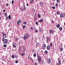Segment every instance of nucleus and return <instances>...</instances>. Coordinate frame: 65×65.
<instances>
[{
    "instance_id": "30",
    "label": "nucleus",
    "mask_w": 65,
    "mask_h": 65,
    "mask_svg": "<svg viewBox=\"0 0 65 65\" xmlns=\"http://www.w3.org/2000/svg\"><path fill=\"white\" fill-rule=\"evenodd\" d=\"M47 53H48V52L46 50L45 51V53L46 54H47Z\"/></svg>"
},
{
    "instance_id": "33",
    "label": "nucleus",
    "mask_w": 65,
    "mask_h": 65,
    "mask_svg": "<svg viewBox=\"0 0 65 65\" xmlns=\"http://www.w3.org/2000/svg\"><path fill=\"white\" fill-rule=\"evenodd\" d=\"M59 14H60V12H59V11H57V14L58 15Z\"/></svg>"
},
{
    "instance_id": "35",
    "label": "nucleus",
    "mask_w": 65,
    "mask_h": 65,
    "mask_svg": "<svg viewBox=\"0 0 65 65\" xmlns=\"http://www.w3.org/2000/svg\"><path fill=\"white\" fill-rule=\"evenodd\" d=\"M60 50L61 51H62L63 50V48H60Z\"/></svg>"
},
{
    "instance_id": "16",
    "label": "nucleus",
    "mask_w": 65,
    "mask_h": 65,
    "mask_svg": "<svg viewBox=\"0 0 65 65\" xmlns=\"http://www.w3.org/2000/svg\"><path fill=\"white\" fill-rule=\"evenodd\" d=\"M41 62L42 64H43L44 62V61L43 59H42L41 61Z\"/></svg>"
},
{
    "instance_id": "42",
    "label": "nucleus",
    "mask_w": 65,
    "mask_h": 65,
    "mask_svg": "<svg viewBox=\"0 0 65 65\" xmlns=\"http://www.w3.org/2000/svg\"><path fill=\"white\" fill-rule=\"evenodd\" d=\"M52 8L53 9H55L56 8L55 7H52Z\"/></svg>"
},
{
    "instance_id": "47",
    "label": "nucleus",
    "mask_w": 65,
    "mask_h": 65,
    "mask_svg": "<svg viewBox=\"0 0 65 65\" xmlns=\"http://www.w3.org/2000/svg\"><path fill=\"white\" fill-rule=\"evenodd\" d=\"M36 25H38V22H36Z\"/></svg>"
},
{
    "instance_id": "25",
    "label": "nucleus",
    "mask_w": 65,
    "mask_h": 65,
    "mask_svg": "<svg viewBox=\"0 0 65 65\" xmlns=\"http://www.w3.org/2000/svg\"><path fill=\"white\" fill-rule=\"evenodd\" d=\"M18 39H19L18 38H15V41H17V40H18Z\"/></svg>"
},
{
    "instance_id": "1",
    "label": "nucleus",
    "mask_w": 65,
    "mask_h": 65,
    "mask_svg": "<svg viewBox=\"0 0 65 65\" xmlns=\"http://www.w3.org/2000/svg\"><path fill=\"white\" fill-rule=\"evenodd\" d=\"M29 37H30V35L28 34H26L24 35V40H25L26 39L29 38Z\"/></svg>"
},
{
    "instance_id": "6",
    "label": "nucleus",
    "mask_w": 65,
    "mask_h": 65,
    "mask_svg": "<svg viewBox=\"0 0 65 65\" xmlns=\"http://www.w3.org/2000/svg\"><path fill=\"white\" fill-rule=\"evenodd\" d=\"M65 13H61L60 15V17L61 18H63V17H64V16H65Z\"/></svg>"
},
{
    "instance_id": "52",
    "label": "nucleus",
    "mask_w": 65,
    "mask_h": 65,
    "mask_svg": "<svg viewBox=\"0 0 65 65\" xmlns=\"http://www.w3.org/2000/svg\"><path fill=\"white\" fill-rule=\"evenodd\" d=\"M31 60L32 62H34V61H33V60L32 59V58L31 59Z\"/></svg>"
},
{
    "instance_id": "31",
    "label": "nucleus",
    "mask_w": 65,
    "mask_h": 65,
    "mask_svg": "<svg viewBox=\"0 0 65 65\" xmlns=\"http://www.w3.org/2000/svg\"><path fill=\"white\" fill-rule=\"evenodd\" d=\"M50 47H51L52 46H53V43H51L50 44Z\"/></svg>"
},
{
    "instance_id": "27",
    "label": "nucleus",
    "mask_w": 65,
    "mask_h": 65,
    "mask_svg": "<svg viewBox=\"0 0 65 65\" xmlns=\"http://www.w3.org/2000/svg\"><path fill=\"white\" fill-rule=\"evenodd\" d=\"M43 20L42 19H41L39 21V22H43Z\"/></svg>"
},
{
    "instance_id": "53",
    "label": "nucleus",
    "mask_w": 65,
    "mask_h": 65,
    "mask_svg": "<svg viewBox=\"0 0 65 65\" xmlns=\"http://www.w3.org/2000/svg\"><path fill=\"white\" fill-rule=\"evenodd\" d=\"M6 10H4L3 11V12H5V11H6Z\"/></svg>"
},
{
    "instance_id": "60",
    "label": "nucleus",
    "mask_w": 65,
    "mask_h": 65,
    "mask_svg": "<svg viewBox=\"0 0 65 65\" xmlns=\"http://www.w3.org/2000/svg\"><path fill=\"white\" fill-rule=\"evenodd\" d=\"M64 26H65V22H64Z\"/></svg>"
},
{
    "instance_id": "40",
    "label": "nucleus",
    "mask_w": 65,
    "mask_h": 65,
    "mask_svg": "<svg viewBox=\"0 0 65 65\" xmlns=\"http://www.w3.org/2000/svg\"><path fill=\"white\" fill-rule=\"evenodd\" d=\"M35 32L36 33H37L38 32V30H35Z\"/></svg>"
},
{
    "instance_id": "29",
    "label": "nucleus",
    "mask_w": 65,
    "mask_h": 65,
    "mask_svg": "<svg viewBox=\"0 0 65 65\" xmlns=\"http://www.w3.org/2000/svg\"><path fill=\"white\" fill-rule=\"evenodd\" d=\"M11 58L12 59H14V55H12L11 56Z\"/></svg>"
},
{
    "instance_id": "64",
    "label": "nucleus",
    "mask_w": 65,
    "mask_h": 65,
    "mask_svg": "<svg viewBox=\"0 0 65 65\" xmlns=\"http://www.w3.org/2000/svg\"><path fill=\"white\" fill-rule=\"evenodd\" d=\"M62 21V19H61V21Z\"/></svg>"
},
{
    "instance_id": "49",
    "label": "nucleus",
    "mask_w": 65,
    "mask_h": 65,
    "mask_svg": "<svg viewBox=\"0 0 65 65\" xmlns=\"http://www.w3.org/2000/svg\"><path fill=\"white\" fill-rule=\"evenodd\" d=\"M14 57H15V58H17L18 57V56L17 55V56L15 55V56H14Z\"/></svg>"
},
{
    "instance_id": "59",
    "label": "nucleus",
    "mask_w": 65,
    "mask_h": 65,
    "mask_svg": "<svg viewBox=\"0 0 65 65\" xmlns=\"http://www.w3.org/2000/svg\"><path fill=\"white\" fill-rule=\"evenodd\" d=\"M26 5H27V6H28V5H28V4H27Z\"/></svg>"
},
{
    "instance_id": "15",
    "label": "nucleus",
    "mask_w": 65,
    "mask_h": 65,
    "mask_svg": "<svg viewBox=\"0 0 65 65\" xmlns=\"http://www.w3.org/2000/svg\"><path fill=\"white\" fill-rule=\"evenodd\" d=\"M39 31L41 32H43V29L42 28H41L39 29Z\"/></svg>"
},
{
    "instance_id": "22",
    "label": "nucleus",
    "mask_w": 65,
    "mask_h": 65,
    "mask_svg": "<svg viewBox=\"0 0 65 65\" xmlns=\"http://www.w3.org/2000/svg\"><path fill=\"white\" fill-rule=\"evenodd\" d=\"M40 5H43V4L41 2H40Z\"/></svg>"
},
{
    "instance_id": "19",
    "label": "nucleus",
    "mask_w": 65,
    "mask_h": 65,
    "mask_svg": "<svg viewBox=\"0 0 65 65\" xmlns=\"http://www.w3.org/2000/svg\"><path fill=\"white\" fill-rule=\"evenodd\" d=\"M49 32L50 33H52L53 32V30L51 29L50 31Z\"/></svg>"
},
{
    "instance_id": "12",
    "label": "nucleus",
    "mask_w": 65,
    "mask_h": 65,
    "mask_svg": "<svg viewBox=\"0 0 65 65\" xmlns=\"http://www.w3.org/2000/svg\"><path fill=\"white\" fill-rule=\"evenodd\" d=\"M7 35V34H4V35H3V38H5V37H6V36Z\"/></svg>"
},
{
    "instance_id": "38",
    "label": "nucleus",
    "mask_w": 65,
    "mask_h": 65,
    "mask_svg": "<svg viewBox=\"0 0 65 65\" xmlns=\"http://www.w3.org/2000/svg\"><path fill=\"white\" fill-rule=\"evenodd\" d=\"M34 65H38L37 64V62H35V63L34 64Z\"/></svg>"
},
{
    "instance_id": "62",
    "label": "nucleus",
    "mask_w": 65,
    "mask_h": 65,
    "mask_svg": "<svg viewBox=\"0 0 65 65\" xmlns=\"http://www.w3.org/2000/svg\"><path fill=\"white\" fill-rule=\"evenodd\" d=\"M32 39H33V38H32Z\"/></svg>"
},
{
    "instance_id": "34",
    "label": "nucleus",
    "mask_w": 65,
    "mask_h": 65,
    "mask_svg": "<svg viewBox=\"0 0 65 65\" xmlns=\"http://www.w3.org/2000/svg\"><path fill=\"white\" fill-rule=\"evenodd\" d=\"M55 6H56V7H57V6H58V4H57V3H56L55 4Z\"/></svg>"
},
{
    "instance_id": "63",
    "label": "nucleus",
    "mask_w": 65,
    "mask_h": 65,
    "mask_svg": "<svg viewBox=\"0 0 65 65\" xmlns=\"http://www.w3.org/2000/svg\"><path fill=\"white\" fill-rule=\"evenodd\" d=\"M36 43H37V41H36Z\"/></svg>"
},
{
    "instance_id": "5",
    "label": "nucleus",
    "mask_w": 65,
    "mask_h": 65,
    "mask_svg": "<svg viewBox=\"0 0 65 65\" xmlns=\"http://www.w3.org/2000/svg\"><path fill=\"white\" fill-rule=\"evenodd\" d=\"M46 39H47L46 42L47 43H48V42L49 41H50L51 40V39H50V38H49L48 37H47L46 38Z\"/></svg>"
},
{
    "instance_id": "48",
    "label": "nucleus",
    "mask_w": 65,
    "mask_h": 65,
    "mask_svg": "<svg viewBox=\"0 0 65 65\" xmlns=\"http://www.w3.org/2000/svg\"><path fill=\"white\" fill-rule=\"evenodd\" d=\"M15 63H18V60H16L15 61Z\"/></svg>"
},
{
    "instance_id": "44",
    "label": "nucleus",
    "mask_w": 65,
    "mask_h": 65,
    "mask_svg": "<svg viewBox=\"0 0 65 65\" xmlns=\"http://www.w3.org/2000/svg\"><path fill=\"white\" fill-rule=\"evenodd\" d=\"M51 22L52 23H53V24H54V21L53 20H52Z\"/></svg>"
},
{
    "instance_id": "11",
    "label": "nucleus",
    "mask_w": 65,
    "mask_h": 65,
    "mask_svg": "<svg viewBox=\"0 0 65 65\" xmlns=\"http://www.w3.org/2000/svg\"><path fill=\"white\" fill-rule=\"evenodd\" d=\"M48 63L49 64H50L51 63V59H49L48 61Z\"/></svg>"
},
{
    "instance_id": "32",
    "label": "nucleus",
    "mask_w": 65,
    "mask_h": 65,
    "mask_svg": "<svg viewBox=\"0 0 65 65\" xmlns=\"http://www.w3.org/2000/svg\"><path fill=\"white\" fill-rule=\"evenodd\" d=\"M34 57H36V54H34Z\"/></svg>"
},
{
    "instance_id": "4",
    "label": "nucleus",
    "mask_w": 65,
    "mask_h": 65,
    "mask_svg": "<svg viewBox=\"0 0 65 65\" xmlns=\"http://www.w3.org/2000/svg\"><path fill=\"white\" fill-rule=\"evenodd\" d=\"M2 41L4 42V43H7L8 42V40L7 39H5L4 38L2 39Z\"/></svg>"
},
{
    "instance_id": "17",
    "label": "nucleus",
    "mask_w": 65,
    "mask_h": 65,
    "mask_svg": "<svg viewBox=\"0 0 65 65\" xmlns=\"http://www.w3.org/2000/svg\"><path fill=\"white\" fill-rule=\"evenodd\" d=\"M36 45L37 46H38V45H39V42H37L36 43Z\"/></svg>"
},
{
    "instance_id": "50",
    "label": "nucleus",
    "mask_w": 65,
    "mask_h": 65,
    "mask_svg": "<svg viewBox=\"0 0 65 65\" xmlns=\"http://www.w3.org/2000/svg\"><path fill=\"white\" fill-rule=\"evenodd\" d=\"M22 51H24V50H25V48H24V47H23L22 48Z\"/></svg>"
},
{
    "instance_id": "37",
    "label": "nucleus",
    "mask_w": 65,
    "mask_h": 65,
    "mask_svg": "<svg viewBox=\"0 0 65 65\" xmlns=\"http://www.w3.org/2000/svg\"><path fill=\"white\" fill-rule=\"evenodd\" d=\"M25 53H22V54H21V56H24V55H25Z\"/></svg>"
},
{
    "instance_id": "18",
    "label": "nucleus",
    "mask_w": 65,
    "mask_h": 65,
    "mask_svg": "<svg viewBox=\"0 0 65 65\" xmlns=\"http://www.w3.org/2000/svg\"><path fill=\"white\" fill-rule=\"evenodd\" d=\"M34 19L35 21H36V20H37V17H34Z\"/></svg>"
},
{
    "instance_id": "54",
    "label": "nucleus",
    "mask_w": 65,
    "mask_h": 65,
    "mask_svg": "<svg viewBox=\"0 0 65 65\" xmlns=\"http://www.w3.org/2000/svg\"><path fill=\"white\" fill-rule=\"evenodd\" d=\"M13 2H14V1H12V4H13Z\"/></svg>"
},
{
    "instance_id": "24",
    "label": "nucleus",
    "mask_w": 65,
    "mask_h": 65,
    "mask_svg": "<svg viewBox=\"0 0 65 65\" xmlns=\"http://www.w3.org/2000/svg\"><path fill=\"white\" fill-rule=\"evenodd\" d=\"M60 25L59 24H58L57 25V27L58 28H59V27H60Z\"/></svg>"
},
{
    "instance_id": "26",
    "label": "nucleus",
    "mask_w": 65,
    "mask_h": 65,
    "mask_svg": "<svg viewBox=\"0 0 65 65\" xmlns=\"http://www.w3.org/2000/svg\"><path fill=\"white\" fill-rule=\"evenodd\" d=\"M8 18L10 20H11V15H9L8 16Z\"/></svg>"
},
{
    "instance_id": "21",
    "label": "nucleus",
    "mask_w": 65,
    "mask_h": 65,
    "mask_svg": "<svg viewBox=\"0 0 65 65\" xmlns=\"http://www.w3.org/2000/svg\"><path fill=\"white\" fill-rule=\"evenodd\" d=\"M33 1L34 0H30V3H33Z\"/></svg>"
},
{
    "instance_id": "55",
    "label": "nucleus",
    "mask_w": 65,
    "mask_h": 65,
    "mask_svg": "<svg viewBox=\"0 0 65 65\" xmlns=\"http://www.w3.org/2000/svg\"><path fill=\"white\" fill-rule=\"evenodd\" d=\"M30 28L31 29V30L33 29V27H31Z\"/></svg>"
},
{
    "instance_id": "13",
    "label": "nucleus",
    "mask_w": 65,
    "mask_h": 65,
    "mask_svg": "<svg viewBox=\"0 0 65 65\" xmlns=\"http://www.w3.org/2000/svg\"><path fill=\"white\" fill-rule=\"evenodd\" d=\"M47 49L48 50H49L50 49V46L49 45H48L47 46Z\"/></svg>"
},
{
    "instance_id": "58",
    "label": "nucleus",
    "mask_w": 65,
    "mask_h": 65,
    "mask_svg": "<svg viewBox=\"0 0 65 65\" xmlns=\"http://www.w3.org/2000/svg\"><path fill=\"white\" fill-rule=\"evenodd\" d=\"M2 33H3V35H4V34H4V32H2Z\"/></svg>"
},
{
    "instance_id": "9",
    "label": "nucleus",
    "mask_w": 65,
    "mask_h": 65,
    "mask_svg": "<svg viewBox=\"0 0 65 65\" xmlns=\"http://www.w3.org/2000/svg\"><path fill=\"white\" fill-rule=\"evenodd\" d=\"M13 47L14 48L16 47H17V44H16V43H14L13 45Z\"/></svg>"
},
{
    "instance_id": "7",
    "label": "nucleus",
    "mask_w": 65,
    "mask_h": 65,
    "mask_svg": "<svg viewBox=\"0 0 65 65\" xmlns=\"http://www.w3.org/2000/svg\"><path fill=\"white\" fill-rule=\"evenodd\" d=\"M17 25L19 26V25H20L19 24H21L22 23V21H21V20H19L18 21H17Z\"/></svg>"
},
{
    "instance_id": "14",
    "label": "nucleus",
    "mask_w": 65,
    "mask_h": 65,
    "mask_svg": "<svg viewBox=\"0 0 65 65\" xmlns=\"http://www.w3.org/2000/svg\"><path fill=\"white\" fill-rule=\"evenodd\" d=\"M43 53V51L42 50H41V52H40L39 54L41 56V55H42V54Z\"/></svg>"
},
{
    "instance_id": "51",
    "label": "nucleus",
    "mask_w": 65,
    "mask_h": 65,
    "mask_svg": "<svg viewBox=\"0 0 65 65\" xmlns=\"http://www.w3.org/2000/svg\"><path fill=\"white\" fill-rule=\"evenodd\" d=\"M32 52L33 53H34V50H32Z\"/></svg>"
},
{
    "instance_id": "28",
    "label": "nucleus",
    "mask_w": 65,
    "mask_h": 65,
    "mask_svg": "<svg viewBox=\"0 0 65 65\" xmlns=\"http://www.w3.org/2000/svg\"><path fill=\"white\" fill-rule=\"evenodd\" d=\"M60 2V0H57V3H59Z\"/></svg>"
},
{
    "instance_id": "41",
    "label": "nucleus",
    "mask_w": 65,
    "mask_h": 65,
    "mask_svg": "<svg viewBox=\"0 0 65 65\" xmlns=\"http://www.w3.org/2000/svg\"><path fill=\"white\" fill-rule=\"evenodd\" d=\"M3 46L4 47H6V45L5 44H4V45H3Z\"/></svg>"
},
{
    "instance_id": "43",
    "label": "nucleus",
    "mask_w": 65,
    "mask_h": 65,
    "mask_svg": "<svg viewBox=\"0 0 65 65\" xmlns=\"http://www.w3.org/2000/svg\"><path fill=\"white\" fill-rule=\"evenodd\" d=\"M26 27V26L25 25H23V28H25Z\"/></svg>"
},
{
    "instance_id": "10",
    "label": "nucleus",
    "mask_w": 65,
    "mask_h": 65,
    "mask_svg": "<svg viewBox=\"0 0 65 65\" xmlns=\"http://www.w3.org/2000/svg\"><path fill=\"white\" fill-rule=\"evenodd\" d=\"M57 65H61V61H58V62L57 63H56Z\"/></svg>"
},
{
    "instance_id": "23",
    "label": "nucleus",
    "mask_w": 65,
    "mask_h": 65,
    "mask_svg": "<svg viewBox=\"0 0 65 65\" xmlns=\"http://www.w3.org/2000/svg\"><path fill=\"white\" fill-rule=\"evenodd\" d=\"M5 17H7V13H5Z\"/></svg>"
},
{
    "instance_id": "20",
    "label": "nucleus",
    "mask_w": 65,
    "mask_h": 65,
    "mask_svg": "<svg viewBox=\"0 0 65 65\" xmlns=\"http://www.w3.org/2000/svg\"><path fill=\"white\" fill-rule=\"evenodd\" d=\"M62 27H60L59 28V30H62Z\"/></svg>"
},
{
    "instance_id": "3",
    "label": "nucleus",
    "mask_w": 65,
    "mask_h": 65,
    "mask_svg": "<svg viewBox=\"0 0 65 65\" xmlns=\"http://www.w3.org/2000/svg\"><path fill=\"white\" fill-rule=\"evenodd\" d=\"M22 11H24L26 10V7H25V5L23 4L22 7Z\"/></svg>"
},
{
    "instance_id": "45",
    "label": "nucleus",
    "mask_w": 65,
    "mask_h": 65,
    "mask_svg": "<svg viewBox=\"0 0 65 65\" xmlns=\"http://www.w3.org/2000/svg\"><path fill=\"white\" fill-rule=\"evenodd\" d=\"M38 17L39 18H40V17H41V15L40 14H38Z\"/></svg>"
},
{
    "instance_id": "56",
    "label": "nucleus",
    "mask_w": 65,
    "mask_h": 65,
    "mask_svg": "<svg viewBox=\"0 0 65 65\" xmlns=\"http://www.w3.org/2000/svg\"><path fill=\"white\" fill-rule=\"evenodd\" d=\"M6 6H8V4H6Z\"/></svg>"
},
{
    "instance_id": "57",
    "label": "nucleus",
    "mask_w": 65,
    "mask_h": 65,
    "mask_svg": "<svg viewBox=\"0 0 65 65\" xmlns=\"http://www.w3.org/2000/svg\"><path fill=\"white\" fill-rule=\"evenodd\" d=\"M30 59V56H28V59Z\"/></svg>"
},
{
    "instance_id": "2",
    "label": "nucleus",
    "mask_w": 65,
    "mask_h": 65,
    "mask_svg": "<svg viewBox=\"0 0 65 65\" xmlns=\"http://www.w3.org/2000/svg\"><path fill=\"white\" fill-rule=\"evenodd\" d=\"M38 61L39 62H40L41 60V57L38 54V53H37Z\"/></svg>"
},
{
    "instance_id": "8",
    "label": "nucleus",
    "mask_w": 65,
    "mask_h": 65,
    "mask_svg": "<svg viewBox=\"0 0 65 65\" xmlns=\"http://www.w3.org/2000/svg\"><path fill=\"white\" fill-rule=\"evenodd\" d=\"M46 47V44H43L42 45V48L43 50H44Z\"/></svg>"
},
{
    "instance_id": "61",
    "label": "nucleus",
    "mask_w": 65,
    "mask_h": 65,
    "mask_svg": "<svg viewBox=\"0 0 65 65\" xmlns=\"http://www.w3.org/2000/svg\"><path fill=\"white\" fill-rule=\"evenodd\" d=\"M44 15H45V13L44 14Z\"/></svg>"
},
{
    "instance_id": "36",
    "label": "nucleus",
    "mask_w": 65,
    "mask_h": 65,
    "mask_svg": "<svg viewBox=\"0 0 65 65\" xmlns=\"http://www.w3.org/2000/svg\"><path fill=\"white\" fill-rule=\"evenodd\" d=\"M23 24H24V25H26V22H23Z\"/></svg>"
},
{
    "instance_id": "39",
    "label": "nucleus",
    "mask_w": 65,
    "mask_h": 65,
    "mask_svg": "<svg viewBox=\"0 0 65 65\" xmlns=\"http://www.w3.org/2000/svg\"><path fill=\"white\" fill-rule=\"evenodd\" d=\"M61 58H58V61H61Z\"/></svg>"
},
{
    "instance_id": "46",
    "label": "nucleus",
    "mask_w": 65,
    "mask_h": 65,
    "mask_svg": "<svg viewBox=\"0 0 65 65\" xmlns=\"http://www.w3.org/2000/svg\"><path fill=\"white\" fill-rule=\"evenodd\" d=\"M6 19L7 20H8V17L7 16L6 17Z\"/></svg>"
}]
</instances>
